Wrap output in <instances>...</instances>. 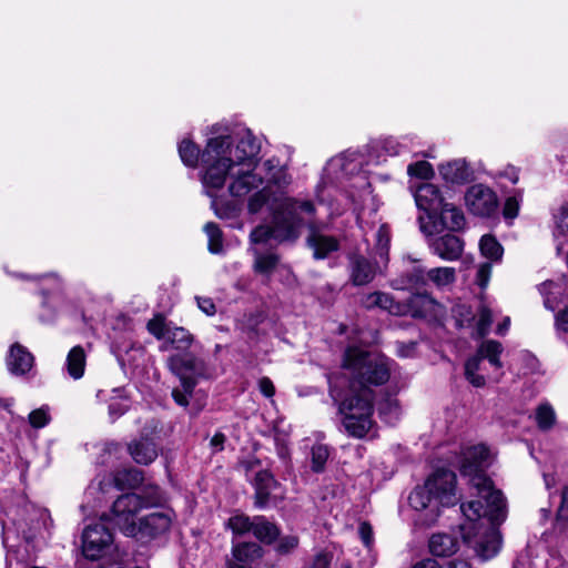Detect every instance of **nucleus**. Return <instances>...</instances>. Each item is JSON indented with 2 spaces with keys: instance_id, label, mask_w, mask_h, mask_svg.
<instances>
[{
  "instance_id": "obj_10",
  "label": "nucleus",
  "mask_w": 568,
  "mask_h": 568,
  "mask_svg": "<svg viewBox=\"0 0 568 568\" xmlns=\"http://www.w3.org/2000/svg\"><path fill=\"white\" fill-rule=\"evenodd\" d=\"M465 205L471 214L488 217L496 212L498 197L489 186L478 183L467 189Z\"/></svg>"
},
{
  "instance_id": "obj_47",
  "label": "nucleus",
  "mask_w": 568,
  "mask_h": 568,
  "mask_svg": "<svg viewBox=\"0 0 568 568\" xmlns=\"http://www.w3.org/2000/svg\"><path fill=\"white\" fill-rule=\"evenodd\" d=\"M376 240H377V248L379 251V254L383 256L384 254H387L388 244H389V230L386 225H382L377 233H376Z\"/></svg>"
},
{
  "instance_id": "obj_7",
  "label": "nucleus",
  "mask_w": 568,
  "mask_h": 568,
  "mask_svg": "<svg viewBox=\"0 0 568 568\" xmlns=\"http://www.w3.org/2000/svg\"><path fill=\"white\" fill-rule=\"evenodd\" d=\"M168 367L180 379V387L172 390V397L178 405L186 407L197 377L204 375L205 364L201 358L184 353L171 355L168 358Z\"/></svg>"
},
{
  "instance_id": "obj_59",
  "label": "nucleus",
  "mask_w": 568,
  "mask_h": 568,
  "mask_svg": "<svg viewBox=\"0 0 568 568\" xmlns=\"http://www.w3.org/2000/svg\"><path fill=\"white\" fill-rule=\"evenodd\" d=\"M399 143L394 139H387L384 143V148L386 152L390 155H396L400 153Z\"/></svg>"
},
{
  "instance_id": "obj_40",
  "label": "nucleus",
  "mask_w": 568,
  "mask_h": 568,
  "mask_svg": "<svg viewBox=\"0 0 568 568\" xmlns=\"http://www.w3.org/2000/svg\"><path fill=\"white\" fill-rule=\"evenodd\" d=\"M556 416L552 407L548 404L538 406L536 410V422L540 429L547 430L555 423Z\"/></svg>"
},
{
  "instance_id": "obj_9",
  "label": "nucleus",
  "mask_w": 568,
  "mask_h": 568,
  "mask_svg": "<svg viewBox=\"0 0 568 568\" xmlns=\"http://www.w3.org/2000/svg\"><path fill=\"white\" fill-rule=\"evenodd\" d=\"M143 480V474L136 468L119 470L115 474L99 475L85 490V496H94L98 493H108L112 487L130 489L138 487Z\"/></svg>"
},
{
  "instance_id": "obj_38",
  "label": "nucleus",
  "mask_w": 568,
  "mask_h": 568,
  "mask_svg": "<svg viewBox=\"0 0 568 568\" xmlns=\"http://www.w3.org/2000/svg\"><path fill=\"white\" fill-rule=\"evenodd\" d=\"M204 232L206 233L209 240V251L213 254L222 253L223 239L219 226L213 222H209L204 226Z\"/></svg>"
},
{
  "instance_id": "obj_27",
  "label": "nucleus",
  "mask_w": 568,
  "mask_h": 568,
  "mask_svg": "<svg viewBox=\"0 0 568 568\" xmlns=\"http://www.w3.org/2000/svg\"><path fill=\"white\" fill-rule=\"evenodd\" d=\"M194 342V336L184 327L172 326L169 329L166 339L161 345V351H169L174 348L176 351H187Z\"/></svg>"
},
{
  "instance_id": "obj_51",
  "label": "nucleus",
  "mask_w": 568,
  "mask_h": 568,
  "mask_svg": "<svg viewBox=\"0 0 568 568\" xmlns=\"http://www.w3.org/2000/svg\"><path fill=\"white\" fill-rule=\"evenodd\" d=\"M129 408V404L126 399L121 400H112L109 405V414L112 419L119 418L122 416Z\"/></svg>"
},
{
  "instance_id": "obj_52",
  "label": "nucleus",
  "mask_w": 568,
  "mask_h": 568,
  "mask_svg": "<svg viewBox=\"0 0 568 568\" xmlns=\"http://www.w3.org/2000/svg\"><path fill=\"white\" fill-rule=\"evenodd\" d=\"M358 534H359V537L363 541V544L366 546V547H371L372 544H373V529H372V526L364 521V523H361L359 527H358Z\"/></svg>"
},
{
  "instance_id": "obj_53",
  "label": "nucleus",
  "mask_w": 568,
  "mask_h": 568,
  "mask_svg": "<svg viewBox=\"0 0 568 568\" xmlns=\"http://www.w3.org/2000/svg\"><path fill=\"white\" fill-rule=\"evenodd\" d=\"M555 327L558 332L568 333V305L556 315Z\"/></svg>"
},
{
  "instance_id": "obj_37",
  "label": "nucleus",
  "mask_w": 568,
  "mask_h": 568,
  "mask_svg": "<svg viewBox=\"0 0 568 568\" xmlns=\"http://www.w3.org/2000/svg\"><path fill=\"white\" fill-rule=\"evenodd\" d=\"M171 327V324L166 323L165 317L161 314L155 315L146 324L149 333L156 339H162L163 342L166 339Z\"/></svg>"
},
{
  "instance_id": "obj_35",
  "label": "nucleus",
  "mask_w": 568,
  "mask_h": 568,
  "mask_svg": "<svg viewBox=\"0 0 568 568\" xmlns=\"http://www.w3.org/2000/svg\"><path fill=\"white\" fill-rule=\"evenodd\" d=\"M479 248L481 254L490 261H499L504 253L500 243L489 234L480 239Z\"/></svg>"
},
{
  "instance_id": "obj_22",
  "label": "nucleus",
  "mask_w": 568,
  "mask_h": 568,
  "mask_svg": "<svg viewBox=\"0 0 568 568\" xmlns=\"http://www.w3.org/2000/svg\"><path fill=\"white\" fill-rule=\"evenodd\" d=\"M128 450L133 460L141 465L153 463L159 453L156 444L149 437H140L132 440L128 446Z\"/></svg>"
},
{
  "instance_id": "obj_41",
  "label": "nucleus",
  "mask_w": 568,
  "mask_h": 568,
  "mask_svg": "<svg viewBox=\"0 0 568 568\" xmlns=\"http://www.w3.org/2000/svg\"><path fill=\"white\" fill-rule=\"evenodd\" d=\"M312 469L320 473L324 469L328 458V449L324 445H315L312 448Z\"/></svg>"
},
{
  "instance_id": "obj_48",
  "label": "nucleus",
  "mask_w": 568,
  "mask_h": 568,
  "mask_svg": "<svg viewBox=\"0 0 568 568\" xmlns=\"http://www.w3.org/2000/svg\"><path fill=\"white\" fill-rule=\"evenodd\" d=\"M298 545V538L296 536H284L280 539L276 551L285 555L295 549Z\"/></svg>"
},
{
  "instance_id": "obj_2",
  "label": "nucleus",
  "mask_w": 568,
  "mask_h": 568,
  "mask_svg": "<svg viewBox=\"0 0 568 568\" xmlns=\"http://www.w3.org/2000/svg\"><path fill=\"white\" fill-rule=\"evenodd\" d=\"M493 455L483 444L467 447L463 452L460 471L470 477L478 499L462 504L460 509L467 523L462 525L463 537L483 560L496 556L501 547L498 530L507 516L506 501L500 490L484 474L491 464Z\"/></svg>"
},
{
  "instance_id": "obj_46",
  "label": "nucleus",
  "mask_w": 568,
  "mask_h": 568,
  "mask_svg": "<svg viewBox=\"0 0 568 568\" xmlns=\"http://www.w3.org/2000/svg\"><path fill=\"white\" fill-rule=\"evenodd\" d=\"M521 199L518 196H509L504 204L503 214L505 219L513 220L519 213Z\"/></svg>"
},
{
  "instance_id": "obj_13",
  "label": "nucleus",
  "mask_w": 568,
  "mask_h": 568,
  "mask_svg": "<svg viewBox=\"0 0 568 568\" xmlns=\"http://www.w3.org/2000/svg\"><path fill=\"white\" fill-rule=\"evenodd\" d=\"M456 280L454 267H434L428 271L415 268L409 275V283L413 286H425L427 282L433 283L438 288H445L452 285Z\"/></svg>"
},
{
  "instance_id": "obj_50",
  "label": "nucleus",
  "mask_w": 568,
  "mask_h": 568,
  "mask_svg": "<svg viewBox=\"0 0 568 568\" xmlns=\"http://www.w3.org/2000/svg\"><path fill=\"white\" fill-rule=\"evenodd\" d=\"M491 275V264L483 263L478 266L476 282L477 284L485 288L489 282Z\"/></svg>"
},
{
  "instance_id": "obj_30",
  "label": "nucleus",
  "mask_w": 568,
  "mask_h": 568,
  "mask_svg": "<svg viewBox=\"0 0 568 568\" xmlns=\"http://www.w3.org/2000/svg\"><path fill=\"white\" fill-rule=\"evenodd\" d=\"M252 534L261 542L270 545L280 536V529L265 517L255 516Z\"/></svg>"
},
{
  "instance_id": "obj_36",
  "label": "nucleus",
  "mask_w": 568,
  "mask_h": 568,
  "mask_svg": "<svg viewBox=\"0 0 568 568\" xmlns=\"http://www.w3.org/2000/svg\"><path fill=\"white\" fill-rule=\"evenodd\" d=\"M254 517L250 518L245 515H235L229 518L226 527L232 530L236 536H243L247 532H252Z\"/></svg>"
},
{
  "instance_id": "obj_12",
  "label": "nucleus",
  "mask_w": 568,
  "mask_h": 568,
  "mask_svg": "<svg viewBox=\"0 0 568 568\" xmlns=\"http://www.w3.org/2000/svg\"><path fill=\"white\" fill-rule=\"evenodd\" d=\"M173 513L170 509L151 513L135 524L132 537L138 539H152L166 532L172 524Z\"/></svg>"
},
{
  "instance_id": "obj_39",
  "label": "nucleus",
  "mask_w": 568,
  "mask_h": 568,
  "mask_svg": "<svg viewBox=\"0 0 568 568\" xmlns=\"http://www.w3.org/2000/svg\"><path fill=\"white\" fill-rule=\"evenodd\" d=\"M254 270L262 274H270L278 263V256L276 254H261L254 250Z\"/></svg>"
},
{
  "instance_id": "obj_43",
  "label": "nucleus",
  "mask_w": 568,
  "mask_h": 568,
  "mask_svg": "<svg viewBox=\"0 0 568 568\" xmlns=\"http://www.w3.org/2000/svg\"><path fill=\"white\" fill-rule=\"evenodd\" d=\"M50 419L51 417L47 406L34 409L29 414V423L34 428H42L47 426Z\"/></svg>"
},
{
  "instance_id": "obj_25",
  "label": "nucleus",
  "mask_w": 568,
  "mask_h": 568,
  "mask_svg": "<svg viewBox=\"0 0 568 568\" xmlns=\"http://www.w3.org/2000/svg\"><path fill=\"white\" fill-rule=\"evenodd\" d=\"M428 549L436 557H449L455 555L459 549L458 539L449 534H433L428 540Z\"/></svg>"
},
{
  "instance_id": "obj_20",
  "label": "nucleus",
  "mask_w": 568,
  "mask_h": 568,
  "mask_svg": "<svg viewBox=\"0 0 568 568\" xmlns=\"http://www.w3.org/2000/svg\"><path fill=\"white\" fill-rule=\"evenodd\" d=\"M464 375L469 384L480 388L486 385L488 378L495 379L496 373L491 368L488 369L480 356L475 354L466 361Z\"/></svg>"
},
{
  "instance_id": "obj_5",
  "label": "nucleus",
  "mask_w": 568,
  "mask_h": 568,
  "mask_svg": "<svg viewBox=\"0 0 568 568\" xmlns=\"http://www.w3.org/2000/svg\"><path fill=\"white\" fill-rule=\"evenodd\" d=\"M272 211L273 240L276 242L295 241L300 235L303 225L301 213L314 215L315 205L308 200L295 197H274L267 203Z\"/></svg>"
},
{
  "instance_id": "obj_26",
  "label": "nucleus",
  "mask_w": 568,
  "mask_h": 568,
  "mask_svg": "<svg viewBox=\"0 0 568 568\" xmlns=\"http://www.w3.org/2000/svg\"><path fill=\"white\" fill-rule=\"evenodd\" d=\"M442 178L453 184H463L470 179V170L465 161L455 160L439 166Z\"/></svg>"
},
{
  "instance_id": "obj_49",
  "label": "nucleus",
  "mask_w": 568,
  "mask_h": 568,
  "mask_svg": "<svg viewBox=\"0 0 568 568\" xmlns=\"http://www.w3.org/2000/svg\"><path fill=\"white\" fill-rule=\"evenodd\" d=\"M459 560L458 558L447 561L444 565H440L437 560L433 558H425L417 561L413 568H454L453 565Z\"/></svg>"
},
{
  "instance_id": "obj_19",
  "label": "nucleus",
  "mask_w": 568,
  "mask_h": 568,
  "mask_svg": "<svg viewBox=\"0 0 568 568\" xmlns=\"http://www.w3.org/2000/svg\"><path fill=\"white\" fill-rule=\"evenodd\" d=\"M6 362L9 372L20 376L27 374L32 368L34 358L24 346L14 343L9 349Z\"/></svg>"
},
{
  "instance_id": "obj_44",
  "label": "nucleus",
  "mask_w": 568,
  "mask_h": 568,
  "mask_svg": "<svg viewBox=\"0 0 568 568\" xmlns=\"http://www.w3.org/2000/svg\"><path fill=\"white\" fill-rule=\"evenodd\" d=\"M407 173L410 176H416V178H420V179H429L433 176L434 171H433L432 165L427 161H418L416 163L408 165Z\"/></svg>"
},
{
  "instance_id": "obj_31",
  "label": "nucleus",
  "mask_w": 568,
  "mask_h": 568,
  "mask_svg": "<svg viewBox=\"0 0 568 568\" xmlns=\"http://www.w3.org/2000/svg\"><path fill=\"white\" fill-rule=\"evenodd\" d=\"M207 146V144L205 145ZM206 149V148H204ZM200 153L199 148L189 139H184L179 144V154L182 162L190 168H195L199 161H202L203 153ZM203 174V162H201V175Z\"/></svg>"
},
{
  "instance_id": "obj_23",
  "label": "nucleus",
  "mask_w": 568,
  "mask_h": 568,
  "mask_svg": "<svg viewBox=\"0 0 568 568\" xmlns=\"http://www.w3.org/2000/svg\"><path fill=\"white\" fill-rule=\"evenodd\" d=\"M503 353V345L494 339H488L483 342L476 352L477 356L485 362H488L489 367L496 373L495 381H499L501 376L503 363L500 361V355Z\"/></svg>"
},
{
  "instance_id": "obj_61",
  "label": "nucleus",
  "mask_w": 568,
  "mask_h": 568,
  "mask_svg": "<svg viewBox=\"0 0 568 568\" xmlns=\"http://www.w3.org/2000/svg\"><path fill=\"white\" fill-rule=\"evenodd\" d=\"M501 175L507 178L514 184L519 180L518 171L514 166L507 168Z\"/></svg>"
},
{
  "instance_id": "obj_32",
  "label": "nucleus",
  "mask_w": 568,
  "mask_h": 568,
  "mask_svg": "<svg viewBox=\"0 0 568 568\" xmlns=\"http://www.w3.org/2000/svg\"><path fill=\"white\" fill-rule=\"evenodd\" d=\"M539 292L544 296V306L547 310L555 311L561 302V286L552 281H546L539 285Z\"/></svg>"
},
{
  "instance_id": "obj_33",
  "label": "nucleus",
  "mask_w": 568,
  "mask_h": 568,
  "mask_svg": "<svg viewBox=\"0 0 568 568\" xmlns=\"http://www.w3.org/2000/svg\"><path fill=\"white\" fill-rule=\"evenodd\" d=\"M378 413L387 424H394L400 416L398 400L393 396H387L378 403Z\"/></svg>"
},
{
  "instance_id": "obj_8",
  "label": "nucleus",
  "mask_w": 568,
  "mask_h": 568,
  "mask_svg": "<svg viewBox=\"0 0 568 568\" xmlns=\"http://www.w3.org/2000/svg\"><path fill=\"white\" fill-rule=\"evenodd\" d=\"M417 221L419 230L425 236H433L445 229L449 231H459L465 225L463 211L448 202L444 203L437 214L429 215L428 220L423 215H419Z\"/></svg>"
},
{
  "instance_id": "obj_45",
  "label": "nucleus",
  "mask_w": 568,
  "mask_h": 568,
  "mask_svg": "<svg viewBox=\"0 0 568 568\" xmlns=\"http://www.w3.org/2000/svg\"><path fill=\"white\" fill-rule=\"evenodd\" d=\"M250 240L253 244L267 243L273 240L272 225H260L255 227L250 235Z\"/></svg>"
},
{
  "instance_id": "obj_24",
  "label": "nucleus",
  "mask_w": 568,
  "mask_h": 568,
  "mask_svg": "<svg viewBox=\"0 0 568 568\" xmlns=\"http://www.w3.org/2000/svg\"><path fill=\"white\" fill-rule=\"evenodd\" d=\"M361 305L366 310L381 308L394 315L402 312V306L394 301L390 294L378 291L363 295Z\"/></svg>"
},
{
  "instance_id": "obj_63",
  "label": "nucleus",
  "mask_w": 568,
  "mask_h": 568,
  "mask_svg": "<svg viewBox=\"0 0 568 568\" xmlns=\"http://www.w3.org/2000/svg\"><path fill=\"white\" fill-rule=\"evenodd\" d=\"M557 223L558 227L561 229L562 232H565V227L568 229V213L561 212V219Z\"/></svg>"
},
{
  "instance_id": "obj_56",
  "label": "nucleus",
  "mask_w": 568,
  "mask_h": 568,
  "mask_svg": "<svg viewBox=\"0 0 568 568\" xmlns=\"http://www.w3.org/2000/svg\"><path fill=\"white\" fill-rule=\"evenodd\" d=\"M558 519L568 520V487H565L561 493V503L558 508Z\"/></svg>"
},
{
  "instance_id": "obj_16",
  "label": "nucleus",
  "mask_w": 568,
  "mask_h": 568,
  "mask_svg": "<svg viewBox=\"0 0 568 568\" xmlns=\"http://www.w3.org/2000/svg\"><path fill=\"white\" fill-rule=\"evenodd\" d=\"M414 199L418 210L424 211L426 220L429 215L437 214L438 210L446 202L440 190L432 183H422L414 191Z\"/></svg>"
},
{
  "instance_id": "obj_62",
  "label": "nucleus",
  "mask_w": 568,
  "mask_h": 568,
  "mask_svg": "<svg viewBox=\"0 0 568 568\" xmlns=\"http://www.w3.org/2000/svg\"><path fill=\"white\" fill-rule=\"evenodd\" d=\"M510 325V318L506 317L498 326H497V334L504 335Z\"/></svg>"
},
{
  "instance_id": "obj_55",
  "label": "nucleus",
  "mask_w": 568,
  "mask_h": 568,
  "mask_svg": "<svg viewBox=\"0 0 568 568\" xmlns=\"http://www.w3.org/2000/svg\"><path fill=\"white\" fill-rule=\"evenodd\" d=\"M199 308L206 315L212 316L216 312L215 304L210 297H196Z\"/></svg>"
},
{
  "instance_id": "obj_6",
  "label": "nucleus",
  "mask_w": 568,
  "mask_h": 568,
  "mask_svg": "<svg viewBox=\"0 0 568 568\" xmlns=\"http://www.w3.org/2000/svg\"><path fill=\"white\" fill-rule=\"evenodd\" d=\"M164 500L163 493L158 486H149L143 495L124 494L120 496L112 506L114 525L125 535L133 536L135 532V515L142 509L156 506Z\"/></svg>"
},
{
  "instance_id": "obj_29",
  "label": "nucleus",
  "mask_w": 568,
  "mask_h": 568,
  "mask_svg": "<svg viewBox=\"0 0 568 568\" xmlns=\"http://www.w3.org/2000/svg\"><path fill=\"white\" fill-rule=\"evenodd\" d=\"M275 485V479L272 474L266 470H261L255 476V505L258 508H263L266 506L271 489Z\"/></svg>"
},
{
  "instance_id": "obj_14",
  "label": "nucleus",
  "mask_w": 568,
  "mask_h": 568,
  "mask_svg": "<svg viewBox=\"0 0 568 568\" xmlns=\"http://www.w3.org/2000/svg\"><path fill=\"white\" fill-rule=\"evenodd\" d=\"M348 278L354 286L369 284L378 272V265L361 254H352L348 257Z\"/></svg>"
},
{
  "instance_id": "obj_11",
  "label": "nucleus",
  "mask_w": 568,
  "mask_h": 568,
  "mask_svg": "<svg viewBox=\"0 0 568 568\" xmlns=\"http://www.w3.org/2000/svg\"><path fill=\"white\" fill-rule=\"evenodd\" d=\"M113 536L111 531L102 523L88 526L82 535L83 555L95 560L102 557L111 547Z\"/></svg>"
},
{
  "instance_id": "obj_17",
  "label": "nucleus",
  "mask_w": 568,
  "mask_h": 568,
  "mask_svg": "<svg viewBox=\"0 0 568 568\" xmlns=\"http://www.w3.org/2000/svg\"><path fill=\"white\" fill-rule=\"evenodd\" d=\"M362 160L357 152H345L332 158L325 169V179L333 181L342 175H351L361 169Z\"/></svg>"
},
{
  "instance_id": "obj_54",
  "label": "nucleus",
  "mask_w": 568,
  "mask_h": 568,
  "mask_svg": "<svg viewBox=\"0 0 568 568\" xmlns=\"http://www.w3.org/2000/svg\"><path fill=\"white\" fill-rule=\"evenodd\" d=\"M332 556L327 552H318L308 568H329Z\"/></svg>"
},
{
  "instance_id": "obj_18",
  "label": "nucleus",
  "mask_w": 568,
  "mask_h": 568,
  "mask_svg": "<svg viewBox=\"0 0 568 568\" xmlns=\"http://www.w3.org/2000/svg\"><path fill=\"white\" fill-rule=\"evenodd\" d=\"M308 247L313 251V257L323 260L339 248V242L332 235L324 234L313 224L308 225V235L306 239Z\"/></svg>"
},
{
  "instance_id": "obj_3",
  "label": "nucleus",
  "mask_w": 568,
  "mask_h": 568,
  "mask_svg": "<svg viewBox=\"0 0 568 568\" xmlns=\"http://www.w3.org/2000/svg\"><path fill=\"white\" fill-rule=\"evenodd\" d=\"M344 367L352 372L354 379L349 394L338 405L342 424L349 436L363 438L374 425L373 390L365 383L379 385L387 382L390 361L382 354L349 347L345 352Z\"/></svg>"
},
{
  "instance_id": "obj_57",
  "label": "nucleus",
  "mask_w": 568,
  "mask_h": 568,
  "mask_svg": "<svg viewBox=\"0 0 568 568\" xmlns=\"http://www.w3.org/2000/svg\"><path fill=\"white\" fill-rule=\"evenodd\" d=\"M261 393L266 397H272L275 394L273 382L268 377H262L258 382Z\"/></svg>"
},
{
  "instance_id": "obj_1",
  "label": "nucleus",
  "mask_w": 568,
  "mask_h": 568,
  "mask_svg": "<svg viewBox=\"0 0 568 568\" xmlns=\"http://www.w3.org/2000/svg\"><path fill=\"white\" fill-rule=\"evenodd\" d=\"M260 150V142L250 130L234 135L221 134L207 141L202 158V186L220 219H229L234 211L232 204L219 200V193L223 192L226 184L233 197L243 199L251 194L247 210L252 214L260 212L274 197H286L284 192L293 179L287 169L280 166L274 159L264 162L270 176L267 184L261 187L264 179L255 172Z\"/></svg>"
},
{
  "instance_id": "obj_15",
  "label": "nucleus",
  "mask_w": 568,
  "mask_h": 568,
  "mask_svg": "<svg viewBox=\"0 0 568 568\" xmlns=\"http://www.w3.org/2000/svg\"><path fill=\"white\" fill-rule=\"evenodd\" d=\"M428 239V247L430 252L444 261H457L464 251V242L455 234L447 233L442 236Z\"/></svg>"
},
{
  "instance_id": "obj_34",
  "label": "nucleus",
  "mask_w": 568,
  "mask_h": 568,
  "mask_svg": "<svg viewBox=\"0 0 568 568\" xmlns=\"http://www.w3.org/2000/svg\"><path fill=\"white\" fill-rule=\"evenodd\" d=\"M410 305L415 310V314L419 316H427L436 314L438 303L428 294H416L410 300Z\"/></svg>"
},
{
  "instance_id": "obj_28",
  "label": "nucleus",
  "mask_w": 568,
  "mask_h": 568,
  "mask_svg": "<svg viewBox=\"0 0 568 568\" xmlns=\"http://www.w3.org/2000/svg\"><path fill=\"white\" fill-rule=\"evenodd\" d=\"M87 364V354L84 349L77 345L72 347L65 359V369L73 379H80L84 375Z\"/></svg>"
},
{
  "instance_id": "obj_60",
  "label": "nucleus",
  "mask_w": 568,
  "mask_h": 568,
  "mask_svg": "<svg viewBox=\"0 0 568 568\" xmlns=\"http://www.w3.org/2000/svg\"><path fill=\"white\" fill-rule=\"evenodd\" d=\"M225 440V437L223 434L221 433H217L215 434L212 438H211V442H210V445L215 449V450H221L223 448V443Z\"/></svg>"
},
{
  "instance_id": "obj_58",
  "label": "nucleus",
  "mask_w": 568,
  "mask_h": 568,
  "mask_svg": "<svg viewBox=\"0 0 568 568\" xmlns=\"http://www.w3.org/2000/svg\"><path fill=\"white\" fill-rule=\"evenodd\" d=\"M416 344L409 343V344H398L397 346V355L400 357H409L415 352Z\"/></svg>"
},
{
  "instance_id": "obj_4",
  "label": "nucleus",
  "mask_w": 568,
  "mask_h": 568,
  "mask_svg": "<svg viewBox=\"0 0 568 568\" xmlns=\"http://www.w3.org/2000/svg\"><path fill=\"white\" fill-rule=\"evenodd\" d=\"M456 474L447 468L434 470L424 485L417 486L409 495V505L420 513L419 520L426 525H433L440 515L443 507L457 504Z\"/></svg>"
},
{
  "instance_id": "obj_21",
  "label": "nucleus",
  "mask_w": 568,
  "mask_h": 568,
  "mask_svg": "<svg viewBox=\"0 0 568 568\" xmlns=\"http://www.w3.org/2000/svg\"><path fill=\"white\" fill-rule=\"evenodd\" d=\"M263 555V548L256 542H233L231 558L226 561L254 566V564L260 560Z\"/></svg>"
},
{
  "instance_id": "obj_64",
  "label": "nucleus",
  "mask_w": 568,
  "mask_h": 568,
  "mask_svg": "<svg viewBox=\"0 0 568 568\" xmlns=\"http://www.w3.org/2000/svg\"><path fill=\"white\" fill-rule=\"evenodd\" d=\"M257 462L255 460H244L241 462L240 466L244 469V471L247 474L250 470H252Z\"/></svg>"
},
{
  "instance_id": "obj_42",
  "label": "nucleus",
  "mask_w": 568,
  "mask_h": 568,
  "mask_svg": "<svg viewBox=\"0 0 568 568\" xmlns=\"http://www.w3.org/2000/svg\"><path fill=\"white\" fill-rule=\"evenodd\" d=\"M491 323H493V314L487 306L483 305L479 308L478 320L476 323V331H477L478 336L484 337L488 333Z\"/></svg>"
}]
</instances>
